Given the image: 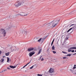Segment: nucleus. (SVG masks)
Here are the masks:
<instances>
[{"mask_svg":"<svg viewBox=\"0 0 76 76\" xmlns=\"http://www.w3.org/2000/svg\"><path fill=\"white\" fill-rule=\"evenodd\" d=\"M1 61V60H0V61Z\"/></svg>","mask_w":76,"mask_h":76,"instance_id":"obj_58","label":"nucleus"},{"mask_svg":"<svg viewBox=\"0 0 76 76\" xmlns=\"http://www.w3.org/2000/svg\"><path fill=\"white\" fill-rule=\"evenodd\" d=\"M72 51V50L70 49H68V52H71Z\"/></svg>","mask_w":76,"mask_h":76,"instance_id":"obj_24","label":"nucleus"},{"mask_svg":"<svg viewBox=\"0 0 76 76\" xmlns=\"http://www.w3.org/2000/svg\"><path fill=\"white\" fill-rule=\"evenodd\" d=\"M53 43H54L53 42H52L51 43V46H52V45H53Z\"/></svg>","mask_w":76,"mask_h":76,"instance_id":"obj_35","label":"nucleus"},{"mask_svg":"<svg viewBox=\"0 0 76 76\" xmlns=\"http://www.w3.org/2000/svg\"><path fill=\"white\" fill-rule=\"evenodd\" d=\"M76 67L75 66H74L73 67V68H72V70H74V69H76Z\"/></svg>","mask_w":76,"mask_h":76,"instance_id":"obj_31","label":"nucleus"},{"mask_svg":"<svg viewBox=\"0 0 76 76\" xmlns=\"http://www.w3.org/2000/svg\"><path fill=\"white\" fill-rule=\"evenodd\" d=\"M63 58L64 60V59H66V57H63Z\"/></svg>","mask_w":76,"mask_h":76,"instance_id":"obj_32","label":"nucleus"},{"mask_svg":"<svg viewBox=\"0 0 76 76\" xmlns=\"http://www.w3.org/2000/svg\"><path fill=\"white\" fill-rule=\"evenodd\" d=\"M75 74V75H76V73H75V74Z\"/></svg>","mask_w":76,"mask_h":76,"instance_id":"obj_53","label":"nucleus"},{"mask_svg":"<svg viewBox=\"0 0 76 76\" xmlns=\"http://www.w3.org/2000/svg\"><path fill=\"white\" fill-rule=\"evenodd\" d=\"M72 12H71V13H72Z\"/></svg>","mask_w":76,"mask_h":76,"instance_id":"obj_59","label":"nucleus"},{"mask_svg":"<svg viewBox=\"0 0 76 76\" xmlns=\"http://www.w3.org/2000/svg\"><path fill=\"white\" fill-rule=\"evenodd\" d=\"M74 31V30H73V29L72 30V31L71 32V33H72V32H73Z\"/></svg>","mask_w":76,"mask_h":76,"instance_id":"obj_48","label":"nucleus"},{"mask_svg":"<svg viewBox=\"0 0 76 76\" xmlns=\"http://www.w3.org/2000/svg\"><path fill=\"white\" fill-rule=\"evenodd\" d=\"M4 61V58H2L1 59V63H3V62Z\"/></svg>","mask_w":76,"mask_h":76,"instance_id":"obj_19","label":"nucleus"},{"mask_svg":"<svg viewBox=\"0 0 76 76\" xmlns=\"http://www.w3.org/2000/svg\"><path fill=\"white\" fill-rule=\"evenodd\" d=\"M26 33H27V32H26Z\"/></svg>","mask_w":76,"mask_h":76,"instance_id":"obj_55","label":"nucleus"},{"mask_svg":"<svg viewBox=\"0 0 76 76\" xmlns=\"http://www.w3.org/2000/svg\"><path fill=\"white\" fill-rule=\"evenodd\" d=\"M2 57H3V58H4V57H5V56H3Z\"/></svg>","mask_w":76,"mask_h":76,"instance_id":"obj_52","label":"nucleus"},{"mask_svg":"<svg viewBox=\"0 0 76 76\" xmlns=\"http://www.w3.org/2000/svg\"><path fill=\"white\" fill-rule=\"evenodd\" d=\"M28 15V14L25 15V14H23V16H27Z\"/></svg>","mask_w":76,"mask_h":76,"instance_id":"obj_23","label":"nucleus"},{"mask_svg":"<svg viewBox=\"0 0 76 76\" xmlns=\"http://www.w3.org/2000/svg\"><path fill=\"white\" fill-rule=\"evenodd\" d=\"M75 26H74V27H72V28H70L69 29L70 30V31H71V30H72V29H73V28H75Z\"/></svg>","mask_w":76,"mask_h":76,"instance_id":"obj_22","label":"nucleus"},{"mask_svg":"<svg viewBox=\"0 0 76 76\" xmlns=\"http://www.w3.org/2000/svg\"><path fill=\"white\" fill-rule=\"evenodd\" d=\"M7 69H8V70H10V68H9V67H7Z\"/></svg>","mask_w":76,"mask_h":76,"instance_id":"obj_39","label":"nucleus"},{"mask_svg":"<svg viewBox=\"0 0 76 76\" xmlns=\"http://www.w3.org/2000/svg\"><path fill=\"white\" fill-rule=\"evenodd\" d=\"M54 42V38L53 39L52 42Z\"/></svg>","mask_w":76,"mask_h":76,"instance_id":"obj_43","label":"nucleus"},{"mask_svg":"<svg viewBox=\"0 0 76 76\" xmlns=\"http://www.w3.org/2000/svg\"><path fill=\"white\" fill-rule=\"evenodd\" d=\"M37 76H42V75H40L39 74H37Z\"/></svg>","mask_w":76,"mask_h":76,"instance_id":"obj_25","label":"nucleus"},{"mask_svg":"<svg viewBox=\"0 0 76 76\" xmlns=\"http://www.w3.org/2000/svg\"><path fill=\"white\" fill-rule=\"evenodd\" d=\"M59 21H60V20H54L52 21L51 22H50V23H52L53 22L51 27L53 28V27H55V26H57V25L58 24V23Z\"/></svg>","mask_w":76,"mask_h":76,"instance_id":"obj_1","label":"nucleus"},{"mask_svg":"<svg viewBox=\"0 0 76 76\" xmlns=\"http://www.w3.org/2000/svg\"><path fill=\"white\" fill-rule=\"evenodd\" d=\"M29 63H28L27 64H26V66L27 65H28V64H29Z\"/></svg>","mask_w":76,"mask_h":76,"instance_id":"obj_47","label":"nucleus"},{"mask_svg":"<svg viewBox=\"0 0 76 76\" xmlns=\"http://www.w3.org/2000/svg\"><path fill=\"white\" fill-rule=\"evenodd\" d=\"M52 50H55V47H54V45L53 46L52 48Z\"/></svg>","mask_w":76,"mask_h":76,"instance_id":"obj_12","label":"nucleus"},{"mask_svg":"<svg viewBox=\"0 0 76 76\" xmlns=\"http://www.w3.org/2000/svg\"><path fill=\"white\" fill-rule=\"evenodd\" d=\"M22 1H19L18 2L15 4V7H18V6H19L20 5H21L22 4Z\"/></svg>","mask_w":76,"mask_h":76,"instance_id":"obj_3","label":"nucleus"},{"mask_svg":"<svg viewBox=\"0 0 76 76\" xmlns=\"http://www.w3.org/2000/svg\"><path fill=\"white\" fill-rule=\"evenodd\" d=\"M57 44H58V42H57Z\"/></svg>","mask_w":76,"mask_h":76,"instance_id":"obj_57","label":"nucleus"},{"mask_svg":"<svg viewBox=\"0 0 76 76\" xmlns=\"http://www.w3.org/2000/svg\"><path fill=\"white\" fill-rule=\"evenodd\" d=\"M71 52L72 53H74L75 52V50H72V51H71Z\"/></svg>","mask_w":76,"mask_h":76,"instance_id":"obj_33","label":"nucleus"},{"mask_svg":"<svg viewBox=\"0 0 76 76\" xmlns=\"http://www.w3.org/2000/svg\"><path fill=\"white\" fill-rule=\"evenodd\" d=\"M4 72V70H3L2 72H0V73H3V72Z\"/></svg>","mask_w":76,"mask_h":76,"instance_id":"obj_36","label":"nucleus"},{"mask_svg":"<svg viewBox=\"0 0 76 76\" xmlns=\"http://www.w3.org/2000/svg\"><path fill=\"white\" fill-rule=\"evenodd\" d=\"M29 57H32V56H33V55L31 53V52H30L29 53Z\"/></svg>","mask_w":76,"mask_h":76,"instance_id":"obj_14","label":"nucleus"},{"mask_svg":"<svg viewBox=\"0 0 76 76\" xmlns=\"http://www.w3.org/2000/svg\"><path fill=\"white\" fill-rule=\"evenodd\" d=\"M34 48H28L27 50L28 51L31 52V51H33L34 50Z\"/></svg>","mask_w":76,"mask_h":76,"instance_id":"obj_5","label":"nucleus"},{"mask_svg":"<svg viewBox=\"0 0 76 76\" xmlns=\"http://www.w3.org/2000/svg\"><path fill=\"white\" fill-rule=\"evenodd\" d=\"M1 54V51L0 50V54Z\"/></svg>","mask_w":76,"mask_h":76,"instance_id":"obj_49","label":"nucleus"},{"mask_svg":"<svg viewBox=\"0 0 76 76\" xmlns=\"http://www.w3.org/2000/svg\"><path fill=\"white\" fill-rule=\"evenodd\" d=\"M48 50H49V48H48L47 49V50L46 51V52H48Z\"/></svg>","mask_w":76,"mask_h":76,"instance_id":"obj_41","label":"nucleus"},{"mask_svg":"<svg viewBox=\"0 0 76 76\" xmlns=\"http://www.w3.org/2000/svg\"><path fill=\"white\" fill-rule=\"evenodd\" d=\"M41 51H42V48H41L40 50H39V51L38 54H37V55H38V54H40V53H41Z\"/></svg>","mask_w":76,"mask_h":76,"instance_id":"obj_9","label":"nucleus"},{"mask_svg":"<svg viewBox=\"0 0 76 76\" xmlns=\"http://www.w3.org/2000/svg\"><path fill=\"white\" fill-rule=\"evenodd\" d=\"M5 55L6 56H8L9 55V52H8L7 53H6Z\"/></svg>","mask_w":76,"mask_h":76,"instance_id":"obj_15","label":"nucleus"},{"mask_svg":"<svg viewBox=\"0 0 76 76\" xmlns=\"http://www.w3.org/2000/svg\"><path fill=\"white\" fill-rule=\"evenodd\" d=\"M10 48L11 49L12 52L13 51H15L16 50V48L15 46H12V47H10Z\"/></svg>","mask_w":76,"mask_h":76,"instance_id":"obj_4","label":"nucleus"},{"mask_svg":"<svg viewBox=\"0 0 76 76\" xmlns=\"http://www.w3.org/2000/svg\"><path fill=\"white\" fill-rule=\"evenodd\" d=\"M44 60V58H42V59H41V61H43V60Z\"/></svg>","mask_w":76,"mask_h":76,"instance_id":"obj_37","label":"nucleus"},{"mask_svg":"<svg viewBox=\"0 0 76 76\" xmlns=\"http://www.w3.org/2000/svg\"><path fill=\"white\" fill-rule=\"evenodd\" d=\"M70 31V29H69L67 31V32H69Z\"/></svg>","mask_w":76,"mask_h":76,"instance_id":"obj_40","label":"nucleus"},{"mask_svg":"<svg viewBox=\"0 0 76 76\" xmlns=\"http://www.w3.org/2000/svg\"><path fill=\"white\" fill-rule=\"evenodd\" d=\"M34 42H37V39H35L34 40Z\"/></svg>","mask_w":76,"mask_h":76,"instance_id":"obj_26","label":"nucleus"},{"mask_svg":"<svg viewBox=\"0 0 76 76\" xmlns=\"http://www.w3.org/2000/svg\"><path fill=\"white\" fill-rule=\"evenodd\" d=\"M34 65H33L31 67H30V69H32L33 68H34Z\"/></svg>","mask_w":76,"mask_h":76,"instance_id":"obj_21","label":"nucleus"},{"mask_svg":"<svg viewBox=\"0 0 76 76\" xmlns=\"http://www.w3.org/2000/svg\"><path fill=\"white\" fill-rule=\"evenodd\" d=\"M4 72H5V71H7V69H6L4 70Z\"/></svg>","mask_w":76,"mask_h":76,"instance_id":"obj_38","label":"nucleus"},{"mask_svg":"<svg viewBox=\"0 0 76 76\" xmlns=\"http://www.w3.org/2000/svg\"><path fill=\"white\" fill-rule=\"evenodd\" d=\"M68 39H69V37H66L65 39V41H67Z\"/></svg>","mask_w":76,"mask_h":76,"instance_id":"obj_20","label":"nucleus"},{"mask_svg":"<svg viewBox=\"0 0 76 76\" xmlns=\"http://www.w3.org/2000/svg\"><path fill=\"white\" fill-rule=\"evenodd\" d=\"M42 57V56H41L40 57V58H39V60H41V58Z\"/></svg>","mask_w":76,"mask_h":76,"instance_id":"obj_27","label":"nucleus"},{"mask_svg":"<svg viewBox=\"0 0 76 76\" xmlns=\"http://www.w3.org/2000/svg\"><path fill=\"white\" fill-rule=\"evenodd\" d=\"M26 65H24V66L23 67V68H24V67H26Z\"/></svg>","mask_w":76,"mask_h":76,"instance_id":"obj_44","label":"nucleus"},{"mask_svg":"<svg viewBox=\"0 0 76 76\" xmlns=\"http://www.w3.org/2000/svg\"><path fill=\"white\" fill-rule=\"evenodd\" d=\"M69 70L70 72L72 73H73V74H75L74 73H73L74 72V71L72 69H69Z\"/></svg>","mask_w":76,"mask_h":76,"instance_id":"obj_11","label":"nucleus"},{"mask_svg":"<svg viewBox=\"0 0 76 76\" xmlns=\"http://www.w3.org/2000/svg\"><path fill=\"white\" fill-rule=\"evenodd\" d=\"M72 56V54H68L65 56H69V57H70Z\"/></svg>","mask_w":76,"mask_h":76,"instance_id":"obj_16","label":"nucleus"},{"mask_svg":"<svg viewBox=\"0 0 76 76\" xmlns=\"http://www.w3.org/2000/svg\"><path fill=\"white\" fill-rule=\"evenodd\" d=\"M10 68H11V69H15V68H16V66H13L10 65Z\"/></svg>","mask_w":76,"mask_h":76,"instance_id":"obj_8","label":"nucleus"},{"mask_svg":"<svg viewBox=\"0 0 76 76\" xmlns=\"http://www.w3.org/2000/svg\"><path fill=\"white\" fill-rule=\"evenodd\" d=\"M31 61H32V59L30 60V61H29V62L28 63L29 64V63H30L31 62Z\"/></svg>","mask_w":76,"mask_h":76,"instance_id":"obj_34","label":"nucleus"},{"mask_svg":"<svg viewBox=\"0 0 76 76\" xmlns=\"http://www.w3.org/2000/svg\"><path fill=\"white\" fill-rule=\"evenodd\" d=\"M22 13L23 14H24V13Z\"/></svg>","mask_w":76,"mask_h":76,"instance_id":"obj_54","label":"nucleus"},{"mask_svg":"<svg viewBox=\"0 0 76 76\" xmlns=\"http://www.w3.org/2000/svg\"><path fill=\"white\" fill-rule=\"evenodd\" d=\"M75 52H76V50L75 51Z\"/></svg>","mask_w":76,"mask_h":76,"instance_id":"obj_56","label":"nucleus"},{"mask_svg":"<svg viewBox=\"0 0 76 76\" xmlns=\"http://www.w3.org/2000/svg\"><path fill=\"white\" fill-rule=\"evenodd\" d=\"M76 53H74L73 54V55H76Z\"/></svg>","mask_w":76,"mask_h":76,"instance_id":"obj_50","label":"nucleus"},{"mask_svg":"<svg viewBox=\"0 0 76 76\" xmlns=\"http://www.w3.org/2000/svg\"><path fill=\"white\" fill-rule=\"evenodd\" d=\"M53 54H56V51H53Z\"/></svg>","mask_w":76,"mask_h":76,"instance_id":"obj_28","label":"nucleus"},{"mask_svg":"<svg viewBox=\"0 0 76 76\" xmlns=\"http://www.w3.org/2000/svg\"><path fill=\"white\" fill-rule=\"evenodd\" d=\"M29 63H28L27 64H26V66L27 65H28V64H29Z\"/></svg>","mask_w":76,"mask_h":76,"instance_id":"obj_46","label":"nucleus"},{"mask_svg":"<svg viewBox=\"0 0 76 76\" xmlns=\"http://www.w3.org/2000/svg\"><path fill=\"white\" fill-rule=\"evenodd\" d=\"M0 32L1 34H3L4 37H5V36H6V31L3 28L1 29Z\"/></svg>","mask_w":76,"mask_h":76,"instance_id":"obj_2","label":"nucleus"},{"mask_svg":"<svg viewBox=\"0 0 76 76\" xmlns=\"http://www.w3.org/2000/svg\"><path fill=\"white\" fill-rule=\"evenodd\" d=\"M75 66H76V65H74V67H75Z\"/></svg>","mask_w":76,"mask_h":76,"instance_id":"obj_51","label":"nucleus"},{"mask_svg":"<svg viewBox=\"0 0 76 76\" xmlns=\"http://www.w3.org/2000/svg\"><path fill=\"white\" fill-rule=\"evenodd\" d=\"M41 42H44V40L43 39H42V38H40L39 39V40H37V42H41Z\"/></svg>","mask_w":76,"mask_h":76,"instance_id":"obj_6","label":"nucleus"},{"mask_svg":"<svg viewBox=\"0 0 76 76\" xmlns=\"http://www.w3.org/2000/svg\"><path fill=\"white\" fill-rule=\"evenodd\" d=\"M19 15H20V16H23V14H18L16 15V16L17 17H18V16H19Z\"/></svg>","mask_w":76,"mask_h":76,"instance_id":"obj_10","label":"nucleus"},{"mask_svg":"<svg viewBox=\"0 0 76 76\" xmlns=\"http://www.w3.org/2000/svg\"><path fill=\"white\" fill-rule=\"evenodd\" d=\"M56 2V0H53V2Z\"/></svg>","mask_w":76,"mask_h":76,"instance_id":"obj_42","label":"nucleus"},{"mask_svg":"<svg viewBox=\"0 0 76 76\" xmlns=\"http://www.w3.org/2000/svg\"><path fill=\"white\" fill-rule=\"evenodd\" d=\"M54 70L53 69H52V68H50L49 71V73H53L54 72Z\"/></svg>","mask_w":76,"mask_h":76,"instance_id":"obj_7","label":"nucleus"},{"mask_svg":"<svg viewBox=\"0 0 76 76\" xmlns=\"http://www.w3.org/2000/svg\"><path fill=\"white\" fill-rule=\"evenodd\" d=\"M29 63H28L27 64H26V66L27 65H28V64H29Z\"/></svg>","mask_w":76,"mask_h":76,"instance_id":"obj_45","label":"nucleus"},{"mask_svg":"<svg viewBox=\"0 0 76 76\" xmlns=\"http://www.w3.org/2000/svg\"><path fill=\"white\" fill-rule=\"evenodd\" d=\"M32 54L33 55H34V54H35V51H32L31 52Z\"/></svg>","mask_w":76,"mask_h":76,"instance_id":"obj_17","label":"nucleus"},{"mask_svg":"<svg viewBox=\"0 0 76 76\" xmlns=\"http://www.w3.org/2000/svg\"><path fill=\"white\" fill-rule=\"evenodd\" d=\"M7 62L8 63H9V58L7 57Z\"/></svg>","mask_w":76,"mask_h":76,"instance_id":"obj_18","label":"nucleus"},{"mask_svg":"<svg viewBox=\"0 0 76 76\" xmlns=\"http://www.w3.org/2000/svg\"><path fill=\"white\" fill-rule=\"evenodd\" d=\"M70 49H76V47H73L72 48H70Z\"/></svg>","mask_w":76,"mask_h":76,"instance_id":"obj_13","label":"nucleus"},{"mask_svg":"<svg viewBox=\"0 0 76 76\" xmlns=\"http://www.w3.org/2000/svg\"><path fill=\"white\" fill-rule=\"evenodd\" d=\"M74 25H75V24H71V25L70 26V27H71V26H73Z\"/></svg>","mask_w":76,"mask_h":76,"instance_id":"obj_30","label":"nucleus"},{"mask_svg":"<svg viewBox=\"0 0 76 76\" xmlns=\"http://www.w3.org/2000/svg\"><path fill=\"white\" fill-rule=\"evenodd\" d=\"M62 52L63 53H64V54H67V52H66L64 51H62Z\"/></svg>","mask_w":76,"mask_h":76,"instance_id":"obj_29","label":"nucleus"}]
</instances>
